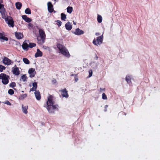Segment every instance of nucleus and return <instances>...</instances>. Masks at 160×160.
<instances>
[{"label":"nucleus","mask_w":160,"mask_h":160,"mask_svg":"<svg viewBox=\"0 0 160 160\" xmlns=\"http://www.w3.org/2000/svg\"><path fill=\"white\" fill-rule=\"evenodd\" d=\"M54 97L52 95H50L48 98L46 108L50 113L53 112L54 110L58 108V105H54Z\"/></svg>","instance_id":"1"},{"label":"nucleus","mask_w":160,"mask_h":160,"mask_svg":"<svg viewBox=\"0 0 160 160\" xmlns=\"http://www.w3.org/2000/svg\"><path fill=\"white\" fill-rule=\"evenodd\" d=\"M39 35L37 37L38 42L40 44H42L45 42L46 38V34L44 31L42 29H39L38 30Z\"/></svg>","instance_id":"2"},{"label":"nucleus","mask_w":160,"mask_h":160,"mask_svg":"<svg viewBox=\"0 0 160 160\" xmlns=\"http://www.w3.org/2000/svg\"><path fill=\"white\" fill-rule=\"evenodd\" d=\"M57 47L60 51V52L65 56L69 57L70 54L68 50L66 49L65 47L60 44L57 45Z\"/></svg>","instance_id":"3"},{"label":"nucleus","mask_w":160,"mask_h":160,"mask_svg":"<svg viewBox=\"0 0 160 160\" xmlns=\"http://www.w3.org/2000/svg\"><path fill=\"white\" fill-rule=\"evenodd\" d=\"M9 76L5 74L1 73L0 74V79H2V82L4 84H7L8 83Z\"/></svg>","instance_id":"4"},{"label":"nucleus","mask_w":160,"mask_h":160,"mask_svg":"<svg viewBox=\"0 0 160 160\" xmlns=\"http://www.w3.org/2000/svg\"><path fill=\"white\" fill-rule=\"evenodd\" d=\"M4 16H2V17L4 19L7 23L9 27H13L14 26V22L12 19H9L7 17V15L6 12H4Z\"/></svg>","instance_id":"5"},{"label":"nucleus","mask_w":160,"mask_h":160,"mask_svg":"<svg viewBox=\"0 0 160 160\" xmlns=\"http://www.w3.org/2000/svg\"><path fill=\"white\" fill-rule=\"evenodd\" d=\"M103 40V34H102L100 36L98 37L96 40L95 39H94L93 41V43L96 46L100 45L102 43Z\"/></svg>","instance_id":"6"},{"label":"nucleus","mask_w":160,"mask_h":160,"mask_svg":"<svg viewBox=\"0 0 160 160\" xmlns=\"http://www.w3.org/2000/svg\"><path fill=\"white\" fill-rule=\"evenodd\" d=\"M12 72L13 74L15 75L18 76L20 74V71L18 68L16 67V65H15L14 67H13L12 69Z\"/></svg>","instance_id":"7"},{"label":"nucleus","mask_w":160,"mask_h":160,"mask_svg":"<svg viewBox=\"0 0 160 160\" xmlns=\"http://www.w3.org/2000/svg\"><path fill=\"white\" fill-rule=\"evenodd\" d=\"M2 62L4 64L8 66L10 65L12 63H13V62L10 59L6 57H4L2 60Z\"/></svg>","instance_id":"8"},{"label":"nucleus","mask_w":160,"mask_h":160,"mask_svg":"<svg viewBox=\"0 0 160 160\" xmlns=\"http://www.w3.org/2000/svg\"><path fill=\"white\" fill-rule=\"evenodd\" d=\"M3 2V0H0V12L2 16H4V12H6L3 5L1 4Z\"/></svg>","instance_id":"9"},{"label":"nucleus","mask_w":160,"mask_h":160,"mask_svg":"<svg viewBox=\"0 0 160 160\" xmlns=\"http://www.w3.org/2000/svg\"><path fill=\"white\" fill-rule=\"evenodd\" d=\"M28 73L30 77H34L36 73L35 69L32 68H30L28 70Z\"/></svg>","instance_id":"10"},{"label":"nucleus","mask_w":160,"mask_h":160,"mask_svg":"<svg viewBox=\"0 0 160 160\" xmlns=\"http://www.w3.org/2000/svg\"><path fill=\"white\" fill-rule=\"evenodd\" d=\"M48 8V12H52L53 11V6L51 2H49L47 4Z\"/></svg>","instance_id":"11"},{"label":"nucleus","mask_w":160,"mask_h":160,"mask_svg":"<svg viewBox=\"0 0 160 160\" xmlns=\"http://www.w3.org/2000/svg\"><path fill=\"white\" fill-rule=\"evenodd\" d=\"M8 40V38L5 37L3 33H0V41L1 42H3L4 41H7Z\"/></svg>","instance_id":"12"},{"label":"nucleus","mask_w":160,"mask_h":160,"mask_svg":"<svg viewBox=\"0 0 160 160\" xmlns=\"http://www.w3.org/2000/svg\"><path fill=\"white\" fill-rule=\"evenodd\" d=\"M74 33L77 35H80L83 34L84 33V32L79 28H77L75 29V31L74 32Z\"/></svg>","instance_id":"13"},{"label":"nucleus","mask_w":160,"mask_h":160,"mask_svg":"<svg viewBox=\"0 0 160 160\" xmlns=\"http://www.w3.org/2000/svg\"><path fill=\"white\" fill-rule=\"evenodd\" d=\"M26 41H25L22 45V47L23 49L26 51L28 50L29 48L28 44L26 42Z\"/></svg>","instance_id":"14"},{"label":"nucleus","mask_w":160,"mask_h":160,"mask_svg":"<svg viewBox=\"0 0 160 160\" xmlns=\"http://www.w3.org/2000/svg\"><path fill=\"white\" fill-rule=\"evenodd\" d=\"M28 106L27 105L24 106L23 104H22V111L23 113L25 114H27L28 112Z\"/></svg>","instance_id":"15"},{"label":"nucleus","mask_w":160,"mask_h":160,"mask_svg":"<svg viewBox=\"0 0 160 160\" xmlns=\"http://www.w3.org/2000/svg\"><path fill=\"white\" fill-rule=\"evenodd\" d=\"M15 35L16 38L18 39H21L23 37V34L19 32H16L15 33Z\"/></svg>","instance_id":"16"},{"label":"nucleus","mask_w":160,"mask_h":160,"mask_svg":"<svg viewBox=\"0 0 160 160\" xmlns=\"http://www.w3.org/2000/svg\"><path fill=\"white\" fill-rule=\"evenodd\" d=\"M65 27L66 29L68 30H71L72 28V25L69 22H68L65 24Z\"/></svg>","instance_id":"17"},{"label":"nucleus","mask_w":160,"mask_h":160,"mask_svg":"<svg viewBox=\"0 0 160 160\" xmlns=\"http://www.w3.org/2000/svg\"><path fill=\"white\" fill-rule=\"evenodd\" d=\"M62 95L63 97L68 98V95L67 93V91L66 90V89H64L61 90Z\"/></svg>","instance_id":"18"},{"label":"nucleus","mask_w":160,"mask_h":160,"mask_svg":"<svg viewBox=\"0 0 160 160\" xmlns=\"http://www.w3.org/2000/svg\"><path fill=\"white\" fill-rule=\"evenodd\" d=\"M22 18L27 22L29 23L31 21V19L30 18L28 17L26 15H22Z\"/></svg>","instance_id":"19"},{"label":"nucleus","mask_w":160,"mask_h":160,"mask_svg":"<svg viewBox=\"0 0 160 160\" xmlns=\"http://www.w3.org/2000/svg\"><path fill=\"white\" fill-rule=\"evenodd\" d=\"M34 94L36 99L38 100H39L41 99V96L39 92L38 91H36Z\"/></svg>","instance_id":"20"},{"label":"nucleus","mask_w":160,"mask_h":160,"mask_svg":"<svg viewBox=\"0 0 160 160\" xmlns=\"http://www.w3.org/2000/svg\"><path fill=\"white\" fill-rule=\"evenodd\" d=\"M42 52L38 49H37V52L35 54V57H42Z\"/></svg>","instance_id":"21"},{"label":"nucleus","mask_w":160,"mask_h":160,"mask_svg":"<svg viewBox=\"0 0 160 160\" xmlns=\"http://www.w3.org/2000/svg\"><path fill=\"white\" fill-rule=\"evenodd\" d=\"M32 88L30 89V92L33 91H36L37 87V82H34L32 84Z\"/></svg>","instance_id":"22"},{"label":"nucleus","mask_w":160,"mask_h":160,"mask_svg":"<svg viewBox=\"0 0 160 160\" xmlns=\"http://www.w3.org/2000/svg\"><path fill=\"white\" fill-rule=\"evenodd\" d=\"M15 5L17 9L19 10L22 6V4L19 2H18L16 3Z\"/></svg>","instance_id":"23"},{"label":"nucleus","mask_w":160,"mask_h":160,"mask_svg":"<svg viewBox=\"0 0 160 160\" xmlns=\"http://www.w3.org/2000/svg\"><path fill=\"white\" fill-rule=\"evenodd\" d=\"M72 10L73 8L72 7L69 6L67 8V12L70 14L72 12Z\"/></svg>","instance_id":"24"},{"label":"nucleus","mask_w":160,"mask_h":160,"mask_svg":"<svg viewBox=\"0 0 160 160\" xmlns=\"http://www.w3.org/2000/svg\"><path fill=\"white\" fill-rule=\"evenodd\" d=\"M102 18L101 15L98 14L97 17V21L98 23H100L102 21Z\"/></svg>","instance_id":"25"},{"label":"nucleus","mask_w":160,"mask_h":160,"mask_svg":"<svg viewBox=\"0 0 160 160\" xmlns=\"http://www.w3.org/2000/svg\"><path fill=\"white\" fill-rule=\"evenodd\" d=\"M23 61L26 64H28L30 63L29 60L26 58H23Z\"/></svg>","instance_id":"26"},{"label":"nucleus","mask_w":160,"mask_h":160,"mask_svg":"<svg viewBox=\"0 0 160 160\" xmlns=\"http://www.w3.org/2000/svg\"><path fill=\"white\" fill-rule=\"evenodd\" d=\"M61 19L62 20L65 21L66 18V15L63 13H62L61 14Z\"/></svg>","instance_id":"27"},{"label":"nucleus","mask_w":160,"mask_h":160,"mask_svg":"<svg viewBox=\"0 0 160 160\" xmlns=\"http://www.w3.org/2000/svg\"><path fill=\"white\" fill-rule=\"evenodd\" d=\"M29 48H32L34 47H35L36 46V44L34 43H30L28 44Z\"/></svg>","instance_id":"28"},{"label":"nucleus","mask_w":160,"mask_h":160,"mask_svg":"<svg viewBox=\"0 0 160 160\" xmlns=\"http://www.w3.org/2000/svg\"><path fill=\"white\" fill-rule=\"evenodd\" d=\"M25 12L26 14H31V11L29 8H26L25 11Z\"/></svg>","instance_id":"29"},{"label":"nucleus","mask_w":160,"mask_h":160,"mask_svg":"<svg viewBox=\"0 0 160 160\" xmlns=\"http://www.w3.org/2000/svg\"><path fill=\"white\" fill-rule=\"evenodd\" d=\"M126 80L127 82V83H130L131 82L130 78L129 76H127L126 77Z\"/></svg>","instance_id":"30"},{"label":"nucleus","mask_w":160,"mask_h":160,"mask_svg":"<svg viewBox=\"0 0 160 160\" xmlns=\"http://www.w3.org/2000/svg\"><path fill=\"white\" fill-rule=\"evenodd\" d=\"M27 96L26 94H23L20 96L19 98L20 99L23 100Z\"/></svg>","instance_id":"31"},{"label":"nucleus","mask_w":160,"mask_h":160,"mask_svg":"<svg viewBox=\"0 0 160 160\" xmlns=\"http://www.w3.org/2000/svg\"><path fill=\"white\" fill-rule=\"evenodd\" d=\"M21 78L23 82H24L26 81L27 77L25 75H23L21 77Z\"/></svg>","instance_id":"32"},{"label":"nucleus","mask_w":160,"mask_h":160,"mask_svg":"<svg viewBox=\"0 0 160 160\" xmlns=\"http://www.w3.org/2000/svg\"><path fill=\"white\" fill-rule=\"evenodd\" d=\"M14 91L12 89H9L8 91V93L10 95H12L14 93Z\"/></svg>","instance_id":"33"},{"label":"nucleus","mask_w":160,"mask_h":160,"mask_svg":"<svg viewBox=\"0 0 160 160\" xmlns=\"http://www.w3.org/2000/svg\"><path fill=\"white\" fill-rule=\"evenodd\" d=\"M102 98L103 99L106 100L107 99V96L105 93H103L102 95Z\"/></svg>","instance_id":"34"},{"label":"nucleus","mask_w":160,"mask_h":160,"mask_svg":"<svg viewBox=\"0 0 160 160\" xmlns=\"http://www.w3.org/2000/svg\"><path fill=\"white\" fill-rule=\"evenodd\" d=\"M2 102L5 104H7V105L9 106H11V103L8 100H6Z\"/></svg>","instance_id":"35"},{"label":"nucleus","mask_w":160,"mask_h":160,"mask_svg":"<svg viewBox=\"0 0 160 160\" xmlns=\"http://www.w3.org/2000/svg\"><path fill=\"white\" fill-rule=\"evenodd\" d=\"M5 69V67L2 65H0V71L1 72H2L3 70Z\"/></svg>","instance_id":"36"},{"label":"nucleus","mask_w":160,"mask_h":160,"mask_svg":"<svg viewBox=\"0 0 160 160\" xmlns=\"http://www.w3.org/2000/svg\"><path fill=\"white\" fill-rule=\"evenodd\" d=\"M56 22H57V24L58 26H60L61 25L62 22L60 20H57L56 21Z\"/></svg>","instance_id":"37"},{"label":"nucleus","mask_w":160,"mask_h":160,"mask_svg":"<svg viewBox=\"0 0 160 160\" xmlns=\"http://www.w3.org/2000/svg\"><path fill=\"white\" fill-rule=\"evenodd\" d=\"M89 77H90L92 76V70H90L89 71Z\"/></svg>","instance_id":"38"},{"label":"nucleus","mask_w":160,"mask_h":160,"mask_svg":"<svg viewBox=\"0 0 160 160\" xmlns=\"http://www.w3.org/2000/svg\"><path fill=\"white\" fill-rule=\"evenodd\" d=\"M100 92H102V91H105V88H100Z\"/></svg>","instance_id":"39"},{"label":"nucleus","mask_w":160,"mask_h":160,"mask_svg":"<svg viewBox=\"0 0 160 160\" xmlns=\"http://www.w3.org/2000/svg\"><path fill=\"white\" fill-rule=\"evenodd\" d=\"M100 35V34L99 32H96L95 33V35L96 36H98Z\"/></svg>","instance_id":"40"},{"label":"nucleus","mask_w":160,"mask_h":160,"mask_svg":"<svg viewBox=\"0 0 160 160\" xmlns=\"http://www.w3.org/2000/svg\"><path fill=\"white\" fill-rule=\"evenodd\" d=\"M12 87H14L15 85V82H13L12 83Z\"/></svg>","instance_id":"41"},{"label":"nucleus","mask_w":160,"mask_h":160,"mask_svg":"<svg viewBox=\"0 0 160 160\" xmlns=\"http://www.w3.org/2000/svg\"><path fill=\"white\" fill-rule=\"evenodd\" d=\"M28 26L32 27V24L30 23H29L28 24Z\"/></svg>","instance_id":"42"},{"label":"nucleus","mask_w":160,"mask_h":160,"mask_svg":"<svg viewBox=\"0 0 160 160\" xmlns=\"http://www.w3.org/2000/svg\"><path fill=\"white\" fill-rule=\"evenodd\" d=\"M45 48L47 49H49V48L48 47H46Z\"/></svg>","instance_id":"43"},{"label":"nucleus","mask_w":160,"mask_h":160,"mask_svg":"<svg viewBox=\"0 0 160 160\" xmlns=\"http://www.w3.org/2000/svg\"><path fill=\"white\" fill-rule=\"evenodd\" d=\"M108 105H106L105 106V109H107V108H108Z\"/></svg>","instance_id":"44"},{"label":"nucleus","mask_w":160,"mask_h":160,"mask_svg":"<svg viewBox=\"0 0 160 160\" xmlns=\"http://www.w3.org/2000/svg\"><path fill=\"white\" fill-rule=\"evenodd\" d=\"M78 78H76L75 79V81L76 82H77L78 81Z\"/></svg>","instance_id":"45"},{"label":"nucleus","mask_w":160,"mask_h":160,"mask_svg":"<svg viewBox=\"0 0 160 160\" xmlns=\"http://www.w3.org/2000/svg\"><path fill=\"white\" fill-rule=\"evenodd\" d=\"M52 82H56V80L54 79V80H52Z\"/></svg>","instance_id":"46"},{"label":"nucleus","mask_w":160,"mask_h":160,"mask_svg":"<svg viewBox=\"0 0 160 160\" xmlns=\"http://www.w3.org/2000/svg\"><path fill=\"white\" fill-rule=\"evenodd\" d=\"M73 24H75V25H76V23L74 22V21H73Z\"/></svg>","instance_id":"47"},{"label":"nucleus","mask_w":160,"mask_h":160,"mask_svg":"<svg viewBox=\"0 0 160 160\" xmlns=\"http://www.w3.org/2000/svg\"><path fill=\"white\" fill-rule=\"evenodd\" d=\"M105 112L107 111V109H105Z\"/></svg>","instance_id":"48"},{"label":"nucleus","mask_w":160,"mask_h":160,"mask_svg":"<svg viewBox=\"0 0 160 160\" xmlns=\"http://www.w3.org/2000/svg\"><path fill=\"white\" fill-rule=\"evenodd\" d=\"M55 1H56V0H54Z\"/></svg>","instance_id":"49"},{"label":"nucleus","mask_w":160,"mask_h":160,"mask_svg":"<svg viewBox=\"0 0 160 160\" xmlns=\"http://www.w3.org/2000/svg\"><path fill=\"white\" fill-rule=\"evenodd\" d=\"M57 1V0H56V1Z\"/></svg>","instance_id":"50"}]
</instances>
